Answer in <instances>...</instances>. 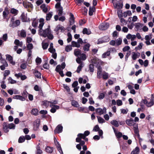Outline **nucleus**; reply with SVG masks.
I'll use <instances>...</instances> for the list:
<instances>
[{"label": "nucleus", "instance_id": "obj_11", "mask_svg": "<svg viewBox=\"0 0 154 154\" xmlns=\"http://www.w3.org/2000/svg\"><path fill=\"white\" fill-rule=\"evenodd\" d=\"M50 107L51 108V109L50 110V111L53 113L55 112L56 111V109H59V106L57 105L50 104Z\"/></svg>", "mask_w": 154, "mask_h": 154}, {"label": "nucleus", "instance_id": "obj_5", "mask_svg": "<svg viewBox=\"0 0 154 154\" xmlns=\"http://www.w3.org/2000/svg\"><path fill=\"white\" fill-rule=\"evenodd\" d=\"M109 26V23H105L101 24L99 26V28L101 30H103L107 29Z\"/></svg>", "mask_w": 154, "mask_h": 154}, {"label": "nucleus", "instance_id": "obj_40", "mask_svg": "<svg viewBox=\"0 0 154 154\" xmlns=\"http://www.w3.org/2000/svg\"><path fill=\"white\" fill-rule=\"evenodd\" d=\"M97 117L98 122L99 123H102L105 122V120L101 117L99 116H97Z\"/></svg>", "mask_w": 154, "mask_h": 154}, {"label": "nucleus", "instance_id": "obj_28", "mask_svg": "<svg viewBox=\"0 0 154 154\" xmlns=\"http://www.w3.org/2000/svg\"><path fill=\"white\" fill-rule=\"evenodd\" d=\"M21 18L23 21L26 22L27 21V14L24 13H22L21 16Z\"/></svg>", "mask_w": 154, "mask_h": 154}, {"label": "nucleus", "instance_id": "obj_52", "mask_svg": "<svg viewBox=\"0 0 154 154\" xmlns=\"http://www.w3.org/2000/svg\"><path fill=\"white\" fill-rule=\"evenodd\" d=\"M110 54V52L109 51H107L104 54H103L102 55V57L103 58H105L106 57L109 56Z\"/></svg>", "mask_w": 154, "mask_h": 154}, {"label": "nucleus", "instance_id": "obj_50", "mask_svg": "<svg viewBox=\"0 0 154 154\" xmlns=\"http://www.w3.org/2000/svg\"><path fill=\"white\" fill-rule=\"evenodd\" d=\"M20 35L21 37H25L26 35V32L23 29L20 32Z\"/></svg>", "mask_w": 154, "mask_h": 154}, {"label": "nucleus", "instance_id": "obj_18", "mask_svg": "<svg viewBox=\"0 0 154 154\" xmlns=\"http://www.w3.org/2000/svg\"><path fill=\"white\" fill-rule=\"evenodd\" d=\"M59 30H60L61 32H63L64 31V27L61 26L60 25H58L55 29L54 31L57 32Z\"/></svg>", "mask_w": 154, "mask_h": 154}, {"label": "nucleus", "instance_id": "obj_39", "mask_svg": "<svg viewBox=\"0 0 154 154\" xmlns=\"http://www.w3.org/2000/svg\"><path fill=\"white\" fill-rule=\"evenodd\" d=\"M48 45H49L47 43L43 42L42 43V47L44 50L47 49L48 46Z\"/></svg>", "mask_w": 154, "mask_h": 154}, {"label": "nucleus", "instance_id": "obj_10", "mask_svg": "<svg viewBox=\"0 0 154 154\" xmlns=\"http://www.w3.org/2000/svg\"><path fill=\"white\" fill-rule=\"evenodd\" d=\"M77 136L78 137L76 139V141L77 142H79L82 139H84L86 137L84 134L81 133L78 134Z\"/></svg>", "mask_w": 154, "mask_h": 154}, {"label": "nucleus", "instance_id": "obj_16", "mask_svg": "<svg viewBox=\"0 0 154 154\" xmlns=\"http://www.w3.org/2000/svg\"><path fill=\"white\" fill-rule=\"evenodd\" d=\"M20 21L19 20H16L13 24H9V26L10 27H14L19 26L20 24Z\"/></svg>", "mask_w": 154, "mask_h": 154}, {"label": "nucleus", "instance_id": "obj_15", "mask_svg": "<svg viewBox=\"0 0 154 154\" xmlns=\"http://www.w3.org/2000/svg\"><path fill=\"white\" fill-rule=\"evenodd\" d=\"M23 5L26 8H32L33 7L32 5L29 2H23Z\"/></svg>", "mask_w": 154, "mask_h": 154}, {"label": "nucleus", "instance_id": "obj_47", "mask_svg": "<svg viewBox=\"0 0 154 154\" xmlns=\"http://www.w3.org/2000/svg\"><path fill=\"white\" fill-rule=\"evenodd\" d=\"M8 81L9 83L11 84H13L16 83L17 82V81L16 80H13L12 79L11 77H9L8 79Z\"/></svg>", "mask_w": 154, "mask_h": 154}, {"label": "nucleus", "instance_id": "obj_25", "mask_svg": "<svg viewBox=\"0 0 154 154\" xmlns=\"http://www.w3.org/2000/svg\"><path fill=\"white\" fill-rule=\"evenodd\" d=\"M52 16L53 12H49L47 14L46 18V20H49L52 17Z\"/></svg>", "mask_w": 154, "mask_h": 154}, {"label": "nucleus", "instance_id": "obj_26", "mask_svg": "<svg viewBox=\"0 0 154 154\" xmlns=\"http://www.w3.org/2000/svg\"><path fill=\"white\" fill-rule=\"evenodd\" d=\"M82 32L83 34H86L87 35H90L91 33L90 30L87 29L86 28H85L83 29Z\"/></svg>", "mask_w": 154, "mask_h": 154}, {"label": "nucleus", "instance_id": "obj_4", "mask_svg": "<svg viewBox=\"0 0 154 154\" xmlns=\"http://www.w3.org/2000/svg\"><path fill=\"white\" fill-rule=\"evenodd\" d=\"M76 61L80 65L77 68V69L76 72L78 73L80 72L83 67L84 66V64L83 62L80 60V58L79 57H78L76 59Z\"/></svg>", "mask_w": 154, "mask_h": 154}, {"label": "nucleus", "instance_id": "obj_45", "mask_svg": "<svg viewBox=\"0 0 154 154\" xmlns=\"http://www.w3.org/2000/svg\"><path fill=\"white\" fill-rule=\"evenodd\" d=\"M120 22L122 23V26L126 25L127 24V21L123 18H120Z\"/></svg>", "mask_w": 154, "mask_h": 154}, {"label": "nucleus", "instance_id": "obj_6", "mask_svg": "<svg viewBox=\"0 0 154 154\" xmlns=\"http://www.w3.org/2000/svg\"><path fill=\"white\" fill-rule=\"evenodd\" d=\"M95 111L99 115H102L106 112V109L105 107L103 108V109L99 108L96 109Z\"/></svg>", "mask_w": 154, "mask_h": 154}, {"label": "nucleus", "instance_id": "obj_12", "mask_svg": "<svg viewBox=\"0 0 154 154\" xmlns=\"http://www.w3.org/2000/svg\"><path fill=\"white\" fill-rule=\"evenodd\" d=\"M55 145H56L57 149L61 154H63V152L62 150L60 144L57 140H54Z\"/></svg>", "mask_w": 154, "mask_h": 154}, {"label": "nucleus", "instance_id": "obj_8", "mask_svg": "<svg viewBox=\"0 0 154 154\" xmlns=\"http://www.w3.org/2000/svg\"><path fill=\"white\" fill-rule=\"evenodd\" d=\"M40 120L39 119H37L34 123V129L35 131L37 130L39 126Z\"/></svg>", "mask_w": 154, "mask_h": 154}, {"label": "nucleus", "instance_id": "obj_58", "mask_svg": "<svg viewBox=\"0 0 154 154\" xmlns=\"http://www.w3.org/2000/svg\"><path fill=\"white\" fill-rule=\"evenodd\" d=\"M89 70L90 72H93L94 71V65L92 64H91L89 66Z\"/></svg>", "mask_w": 154, "mask_h": 154}, {"label": "nucleus", "instance_id": "obj_46", "mask_svg": "<svg viewBox=\"0 0 154 154\" xmlns=\"http://www.w3.org/2000/svg\"><path fill=\"white\" fill-rule=\"evenodd\" d=\"M50 103V102L47 101H44L42 102V105L44 106L45 107H47L49 105V103Z\"/></svg>", "mask_w": 154, "mask_h": 154}, {"label": "nucleus", "instance_id": "obj_21", "mask_svg": "<svg viewBox=\"0 0 154 154\" xmlns=\"http://www.w3.org/2000/svg\"><path fill=\"white\" fill-rule=\"evenodd\" d=\"M70 16L69 22L70 25H72L74 23V18L73 15L71 13L70 14Z\"/></svg>", "mask_w": 154, "mask_h": 154}, {"label": "nucleus", "instance_id": "obj_63", "mask_svg": "<svg viewBox=\"0 0 154 154\" xmlns=\"http://www.w3.org/2000/svg\"><path fill=\"white\" fill-rule=\"evenodd\" d=\"M104 94L103 93H101L98 96V98L100 99H102L104 98Z\"/></svg>", "mask_w": 154, "mask_h": 154}, {"label": "nucleus", "instance_id": "obj_7", "mask_svg": "<svg viewBox=\"0 0 154 154\" xmlns=\"http://www.w3.org/2000/svg\"><path fill=\"white\" fill-rule=\"evenodd\" d=\"M63 126L60 125H58L54 130L55 134H59L61 133L63 131Z\"/></svg>", "mask_w": 154, "mask_h": 154}, {"label": "nucleus", "instance_id": "obj_24", "mask_svg": "<svg viewBox=\"0 0 154 154\" xmlns=\"http://www.w3.org/2000/svg\"><path fill=\"white\" fill-rule=\"evenodd\" d=\"M112 128L116 135V136L118 138H120L122 136V134L120 132H117L115 130L114 127H112Z\"/></svg>", "mask_w": 154, "mask_h": 154}, {"label": "nucleus", "instance_id": "obj_60", "mask_svg": "<svg viewBox=\"0 0 154 154\" xmlns=\"http://www.w3.org/2000/svg\"><path fill=\"white\" fill-rule=\"evenodd\" d=\"M116 104L118 106H121L122 104V102L121 100H116Z\"/></svg>", "mask_w": 154, "mask_h": 154}, {"label": "nucleus", "instance_id": "obj_32", "mask_svg": "<svg viewBox=\"0 0 154 154\" xmlns=\"http://www.w3.org/2000/svg\"><path fill=\"white\" fill-rule=\"evenodd\" d=\"M81 51L80 50L78 49H76L74 50V54L75 56L78 57L81 54Z\"/></svg>", "mask_w": 154, "mask_h": 154}, {"label": "nucleus", "instance_id": "obj_49", "mask_svg": "<svg viewBox=\"0 0 154 154\" xmlns=\"http://www.w3.org/2000/svg\"><path fill=\"white\" fill-rule=\"evenodd\" d=\"M41 8L42 9L43 11L45 13H46L47 12L48 10V8L46 7L45 5L44 4H42L41 5Z\"/></svg>", "mask_w": 154, "mask_h": 154}, {"label": "nucleus", "instance_id": "obj_53", "mask_svg": "<svg viewBox=\"0 0 154 154\" xmlns=\"http://www.w3.org/2000/svg\"><path fill=\"white\" fill-rule=\"evenodd\" d=\"M27 48L28 50H31L33 48V46L32 44H28L27 45Z\"/></svg>", "mask_w": 154, "mask_h": 154}, {"label": "nucleus", "instance_id": "obj_9", "mask_svg": "<svg viewBox=\"0 0 154 154\" xmlns=\"http://www.w3.org/2000/svg\"><path fill=\"white\" fill-rule=\"evenodd\" d=\"M6 59L8 60L10 63L13 65L15 64V62L13 60L12 57L10 55L6 54Z\"/></svg>", "mask_w": 154, "mask_h": 154}, {"label": "nucleus", "instance_id": "obj_62", "mask_svg": "<svg viewBox=\"0 0 154 154\" xmlns=\"http://www.w3.org/2000/svg\"><path fill=\"white\" fill-rule=\"evenodd\" d=\"M55 70L57 72H58L62 71L61 70V66L59 65H57L56 67Z\"/></svg>", "mask_w": 154, "mask_h": 154}, {"label": "nucleus", "instance_id": "obj_14", "mask_svg": "<svg viewBox=\"0 0 154 154\" xmlns=\"http://www.w3.org/2000/svg\"><path fill=\"white\" fill-rule=\"evenodd\" d=\"M9 127L8 123L6 122H4L3 124V130L5 133H7L9 131Z\"/></svg>", "mask_w": 154, "mask_h": 154}, {"label": "nucleus", "instance_id": "obj_56", "mask_svg": "<svg viewBox=\"0 0 154 154\" xmlns=\"http://www.w3.org/2000/svg\"><path fill=\"white\" fill-rule=\"evenodd\" d=\"M72 48L71 45H67L66 46L65 48V51L67 52H68L71 50Z\"/></svg>", "mask_w": 154, "mask_h": 154}, {"label": "nucleus", "instance_id": "obj_41", "mask_svg": "<svg viewBox=\"0 0 154 154\" xmlns=\"http://www.w3.org/2000/svg\"><path fill=\"white\" fill-rule=\"evenodd\" d=\"M71 104L72 106L76 107H79V106L78 103L75 100L72 101Z\"/></svg>", "mask_w": 154, "mask_h": 154}, {"label": "nucleus", "instance_id": "obj_57", "mask_svg": "<svg viewBox=\"0 0 154 154\" xmlns=\"http://www.w3.org/2000/svg\"><path fill=\"white\" fill-rule=\"evenodd\" d=\"M27 64L26 63H23L21 64L20 66L21 69H25L26 68Z\"/></svg>", "mask_w": 154, "mask_h": 154}, {"label": "nucleus", "instance_id": "obj_35", "mask_svg": "<svg viewBox=\"0 0 154 154\" xmlns=\"http://www.w3.org/2000/svg\"><path fill=\"white\" fill-rule=\"evenodd\" d=\"M95 10V7H90L89 8V14L90 16H92L93 15V13L94 11V10Z\"/></svg>", "mask_w": 154, "mask_h": 154}, {"label": "nucleus", "instance_id": "obj_54", "mask_svg": "<svg viewBox=\"0 0 154 154\" xmlns=\"http://www.w3.org/2000/svg\"><path fill=\"white\" fill-rule=\"evenodd\" d=\"M68 38L67 39V41L68 43L71 41L72 39V36L70 33H68L67 34Z\"/></svg>", "mask_w": 154, "mask_h": 154}, {"label": "nucleus", "instance_id": "obj_33", "mask_svg": "<svg viewBox=\"0 0 154 154\" xmlns=\"http://www.w3.org/2000/svg\"><path fill=\"white\" fill-rule=\"evenodd\" d=\"M31 113L32 114L35 115L37 116L38 114V110L37 109H32L31 111Z\"/></svg>", "mask_w": 154, "mask_h": 154}, {"label": "nucleus", "instance_id": "obj_30", "mask_svg": "<svg viewBox=\"0 0 154 154\" xmlns=\"http://www.w3.org/2000/svg\"><path fill=\"white\" fill-rule=\"evenodd\" d=\"M10 12L14 15H16L18 13V11L16 9L12 8Z\"/></svg>", "mask_w": 154, "mask_h": 154}, {"label": "nucleus", "instance_id": "obj_29", "mask_svg": "<svg viewBox=\"0 0 154 154\" xmlns=\"http://www.w3.org/2000/svg\"><path fill=\"white\" fill-rule=\"evenodd\" d=\"M139 55V53L133 52L132 53V58L134 60H135L138 57Z\"/></svg>", "mask_w": 154, "mask_h": 154}, {"label": "nucleus", "instance_id": "obj_19", "mask_svg": "<svg viewBox=\"0 0 154 154\" xmlns=\"http://www.w3.org/2000/svg\"><path fill=\"white\" fill-rule=\"evenodd\" d=\"M13 98L14 99L19 100L21 101H24L25 98L22 96L19 95H16L13 96Z\"/></svg>", "mask_w": 154, "mask_h": 154}, {"label": "nucleus", "instance_id": "obj_36", "mask_svg": "<svg viewBox=\"0 0 154 154\" xmlns=\"http://www.w3.org/2000/svg\"><path fill=\"white\" fill-rule=\"evenodd\" d=\"M72 47H76L77 48H79L80 46V45L78 42H76L75 41H72Z\"/></svg>", "mask_w": 154, "mask_h": 154}, {"label": "nucleus", "instance_id": "obj_51", "mask_svg": "<svg viewBox=\"0 0 154 154\" xmlns=\"http://www.w3.org/2000/svg\"><path fill=\"white\" fill-rule=\"evenodd\" d=\"M143 44L140 43L139 44V45H138L135 48V49L136 51H137L138 50H140L142 48L143 46Z\"/></svg>", "mask_w": 154, "mask_h": 154}, {"label": "nucleus", "instance_id": "obj_1", "mask_svg": "<svg viewBox=\"0 0 154 154\" xmlns=\"http://www.w3.org/2000/svg\"><path fill=\"white\" fill-rule=\"evenodd\" d=\"M91 62L95 64L97 68V77L100 79L102 78L104 79H107L109 78L108 74L105 71L102 72L100 65H102L103 62L96 57H94L91 60Z\"/></svg>", "mask_w": 154, "mask_h": 154}, {"label": "nucleus", "instance_id": "obj_61", "mask_svg": "<svg viewBox=\"0 0 154 154\" xmlns=\"http://www.w3.org/2000/svg\"><path fill=\"white\" fill-rule=\"evenodd\" d=\"M35 61L36 63L38 64L41 63L42 62L41 59L39 57H37L35 60Z\"/></svg>", "mask_w": 154, "mask_h": 154}, {"label": "nucleus", "instance_id": "obj_43", "mask_svg": "<svg viewBox=\"0 0 154 154\" xmlns=\"http://www.w3.org/2000/svg\"><path fill=\"white\" fill-rule=\"evenodd\" d=\"M80 57H79L80 58V60H85L86 59V56L85 54L84 53L81 54L80 55Z\"/></svg>", "mask_w": 154, "mask_h": 154}, {"label": "nucleus", "instance_id": "obj_37", "mask_svg": "<svg viewBox=\"0 0 154 154\" xmlns=\"http://www.w3.org/2000/svg\"><path fill=\"white\" fill-rule=\"evenodd\" d=\"M25 141V138L23 136H21L19 137L18 139V142L20 143H22L24 142Z\"/></svg>", "mask_w": 154, "mask_h": 154}, {"label": "nucleus", "instance_id": "obj_2", "mask_svg": "<svg viewBox=\"0 0 154 154\" xmlns=\"http://www.w3.org/2000/svg\"><path fill=\"white\" fill-rule=\"evenodd\" d=\"M39 34L40 35L44 37H47L50 39H52L54 38L50 26H48V27L47 29L44 30H43L42 29L39 30Z\"/></svg>", "mask_w": 154, "mask_h": 154}, {"label": "nucleus", "instance_id": "obj_27", "mask_svg": "<svg viewBox=\"0 0 154 154\" xmlns=\"http://www.w3.org/2000/svg\"><path fill=\"white\" fill-rule=\"evenodd\" d=\"M110 123L116 127H118L119 125L118 122L116 120H113L111 121Z\"/></svg>", "mask_w": 154, "mask_h": 154}, {"label": "nucleus", "instance_id": "obj_59", "mask_svg": "<svg viewBox=\"0 0 154 154\" xmlns=\"http://www.w3.org/2000/svg\"><path fill=\"white\" fill-rule=\"evenodd\" d=\"M10 73V71L9 70H5L4 71V76H7Z\"/></svg>", "mask_w": 154, "mask_h": 154}, {"label": "nucleus", "instance_id": "obj_17", "mask_svg": "<svg viewBox=\"0 0 154 154\" xmlns=\"http://www.w3.org/2000/svg\"><path fill=\"white\" fill-rule=\"evenodd\" d=\"M44 19L43 18H41L39 20L40 24L38 26L39 30L42 29L43 26L44 24Z\"/></svg>", "mask_w": 154, "mask_h": 154}, {"label": "nucleus", "instance_id": "obj_31", "mask_svg": "<svg viewBox=\"0 0 154 154\" xmlns=\"http://www.w3.org/2000/svg\"><path fill=\"white\" fill-rule=\"evenodd\" d=\"M14 44L18 46L22 47L23 45V43L22 42H20L19 40L16 39L15 40Z\"/></svg>", "mask_w": 154, "mask_h": 154}, {"label": "nucleus", "instance_id": "obj_22", "mask_svg": "<svg viewBox=\"0 0 154 154\" xmlns=\"http://www.w3.org/2000/svg\"><path fill=\"white\" fill-rule=\"evenodd\" d=\"M132 14L131 11L129 10L124 12L123 13V16L124 17H126L127 16H130Z\"/></svg>", "mask_w": 154, "mask_h": 154}, {"label": "nucleus", "instance_id": "obj_64", "mask_svg": "<svg viewBox=\"0 0 154 154\" xmlns=\"http://www.w3.org/2000/svg\"><path fill=\"white\" fill-rule=\"evenodd\" d=\"M8 14V12L4 11L3 13V16L4 19H5L7 17V15Z\"/></svg>", "mask_w": 154, "mask_h": 154}, {"label": "nucleus", "instance_id": "obj_55", "mask_svg": "<svg viewBox=\"0 0 154 154\" xmlns=\"http://www.w3.org/2000/svg\"><path fill=\"white\" fill-rule=\"evenodd\" d=\"M8 125L9 129H14L15 126L14 124L11 123L8 124Z\"/></svg>", "mask_w": 154, "mask_h": 154}, {"label": "nucleus", "instance_id": "obj_48", "mask_svg": "<svg viewBox=\"0 0 154 154\" xmlns=\"http://www.w3.org/2000/svg\"><path fill=\"white\" fill-rule=\"evenodd\" d=\"M34 75L38 78H41V73L35 70Z\"/></svg>", "mask_w": 154, "mask_h": 154}, {"label": "nucleus", "instance_id": "obj_38", "mask_svg": "<svg viewBox=\"0 0 154 154\" xmlns=\"http://www.w3.org/2000/svg\"><path fill=\"white\" fill-rule=\"evenodd\" d=\"M36 154H41L42 153V151L41 149L40 146L38 145L36 147Z\"/></svg>", "mask_w": 154, "mask_h": 154}, {"label": "nucleus", "instance_id": "obj_3", "mask_svg": "<svg viewBox=\"0 0 154 154\" xmlns=\"http://www.w3.org/2000/svg\"><path fill=\"white\" fill-rule=\"evenodd\" d=\"M149 98L145 97V104L148 107H150L154 104V95L152 94L150 95Z\"/></svg>", "mask_w": 154, "mask_h": 154}, {"label": "nucleus", "instance_id": "obj_44", "mask_svg": "<svg viewBox=\"0 0 154 154\" xmlns=\"http://www.w3.org/2000/svg\"><path fill=\"white\" fill-rule=\"evenodd\" d=\"M90 47V45L87 44L85 45L83 47V50L85 51H88L89 50Z\"/></svg>", "mask_w": 154, "mask_h": 154}, {"label": "nucleus", "instance_id": "obj_20", "mask_svg": "<svg viewBox=\"0 0 154 154\" xmlns=\"http://www.w3.org/2000/svg\"><path fill=\"white\" fill-rule=\"evenodd\" d=\"M126 122L128 125L130 126L133 125L134 124L133 120L131 119H130L127 120L126 121Z\"/></svg>", "mask_w": 154, "mask_h": 154}, {"label": "nucleus", "instance_id": "obj_13", "mask_svg": "<svg viewBox=\"0 0 154 154\" xmlns=\"http://www.w3.org/2000/svg\"><path fill=\"white\" fill-rule=\"evenodd\" d=\"M135 28L137 29H142L143 31H144V26L143 25L140 23H137L135 24Z\"/></svg>", "mask_w": 154, "mask_h": 154}, {"label": "nucleus", "instance_id": "obj_23", "mask_svg": "<svg viewBox=\"0 0 154 154\" xmlns=\"http://www.w3.org/2000/svg\"><path fill=\"white\" fill-rule=\"evenodd\" d=\"M139 151V147L137 146L131 152V154H138Z\"/></svg>", "mask_w": 154, "mask_h": 154}, {"label": "nucleus", "instance_id": "obj_42", "mask_svg": "<svg viewBox=\"0 0 154 154\" xmlns=\"http://www.w3.org/2000/svg\"><path fill=\"white\" fill-rule=\"evenodd\" d=\"M116 45L118 46L120 45L122 42V39L121 38H119L115 41Z\"/></svg>", "mask_w": 154, "mask_h": 154}, {"label": "nucleus", "instance_id": "obj_34", "mask_svg": "<svg viewBox=\"0 0 154 154\" xmlns=\"http://www.w3.org/2000/svg\"><path fill=\"white\" fill-rule=\"evenodd\" d=\"M53 148L50 146H48L45 149V151L49 153H51L53 151Z\"/></svg>", "mask_w": 154, "mask_h": 154}]
</instances>
